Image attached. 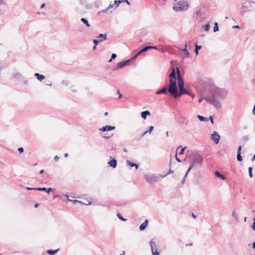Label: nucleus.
I'll return each instance as SVG.
<instances>
[{
  "mask_svg": "<svg viewBox=\"0 0 255 255\" xmlns=\"http://www.w3.org/2000/svg\"><path fill=\"white\" fill-rule=\"evenodd\" d=\"M83 204H84V205H91V202L89 201H85L84 203H82Z\"/></svg>",
  "mask_w": 255,
  "mask_h": 255,
  "instance_id": "nucleus-50",
  "label": "nucleus"
},
{
  "mask_svg": "<svg viewBox=\"0 0 255 255\" xmlns=\"http://www.w3.org/2000/svg\"><path fill=\"white\" fill-rule=\"evenodd\" d=\"M148 220L146 219L143 223H142L139 226V230L140 231H143L146 228V227L147 226V225H148Z\"/></svg>",
  "mask_w": 255,
  "mask_h": 255,
  "instance_id": "nucleus-12",
  "label": "nucleus"
},
{
  "mask_svg": "<svg viewBox=\"0 0 255 255\" xmlns=\"http://www.w3.org/2000/svg\"><path fill=\"white\" fill-rule=\"evenodd\" d=\"M254 160H255V154H254V156L252 159V161H254Z\"/></svg>",
  "mask_w": 255,
  "mask_h": 255,
  "instance_id": "nucleus-64",
  "label": "nucleus"
},
{
  "mask_svg": "<svg viewBox=\"0 0 255 255\" xmlns=\"http://www.w3.org/2000/svg\"><path fill=\"white\" fill-rule=\"evenodd\" d=\"M243 140L244 141H248L249 140V137L248 135H245L243 137Z\"/></svg>",
  "mask_w": 255,
  "mask_h": 255,
  "instance_id": "nucleus-44",
  "label": "nucleus"
},
{
  "mask_svg": "<svg viewBox=\"0 0 255 255\" xmlns=\"http://www.w3.org/2000/svg\"><path fill=\"white\" fill-rule=\"evenodd\" d=\"M122 3V1L121 0H115L114 1V3L113 4H114V9L117 8L119 4Z\"/></svg>",
  "mask_w": 255,
  "mask_h": 255,
  "instance_id": "nucleus-26",
  "label": "nucleus"
},
{
  "mask_svg": "<svg viewBox=\"0 0 255 255\" xmlns=\"http://www.w3.org/2000/svg\"><path fill=\"white\" fill-rule=\"evenodd\" d=\"M26 189L28 190H36V188L27 187Z\"/></svg>",
  "mask_w": 255,
  "mask_h": 255,
  "instance_id": "nucleus-52",
  "label": "nucleus"
},
{
  "mask_svg": "<svg viewBox=\"0 0 255 255\" xmlns=\"http://www.w3.org/2000/svg\"><path fill=\"white\" fill-rule=\"evenodd\" d=\"M210 28V26L209 24H205L203 26V29L206 31H209Z\"/></svg>",
  "mask_w": 255,
  "mask_h": 255,
  "instance_id": "nucleus-30",
  "label": "nucleus"
},
{
  "mask_svg": "<svg viewBox=\"0 0 255 255\" xmlns=\"http://www.w3.org/2000/svg\"><path fill=\"white\" fill-rule=\"evenodd\" d=\"M151 115L150 113L148 111H145L143 112H142L141 113V117L142 119L144 120H145L147 116H150Z\"/></svg>",
  "mask_w": 255,
  "mask_h": 255,
  "instance_id": "nucleus-15",
  "label": "nucleus"
},
{
  "mask_svg": "<svg viewBox=\"0 0 255 255\" xmlns=\"http://www.w3.org/2000/svg\"><path fill=\"white\" fill-rule=\"evenodd\" d=\"M150 48H155L154 47H150V46H145V47H143L136 54H135L134 56L132 57L130 59L124 61L125 65L127 66V65H130V63L132 61L135 60V59L136 58L137 56L138 55L140 54L141 53H142L143 52H146V51L148 50V49H150Z\"/></svg>",
  "mask_w": 255,
  "mask_h": 255,
  "instance_id": "nucleus-7",
  "label": "nucleus"
},
{
  "mask_svg": "<svg viewBox=\"0 0 255 255\" xmlns=\"http://www.w3.org/2000/svg\"><path fill=\"white\" fill-rule=\"evenodd\" d=\"M215 176L218 178H221L222 180H225L226 179V177L225 175L221 174L219 171H216L215 173Z\"/></svg>",
  "mask_w": 255,
  "mask_h": 255,
  "instance_id": "nucleus-16",
  "label": "nucleus"
},
{
  "mask_svg": "<svg viewBox=\"0 0 255 255\" xmlns=\"http://www.w3.org/2000/svg\"><path fill=\"white\" fill-rule=\"evenodd\" d=\"M209 119V120H210L211 121V123L212 124H213V123H214L213 116H210L209 119Z\"/></svg>",
  "mask_w": 255,
  "mask_h": 255,
  "instance_id": "nucleus-51",
  "label": "nucleus"
},
{
  "mask_svg": "<svg viewBox=\"0 0 255 255\" xmlns=\"http://www.w3.org/2000/svg\"><path fill=\"white\" fill-rule=\"evenodd\" d=\"M154 128V127L153 126H150L149 127V129L147 130V131L149 133H151V131L153 130Z\"/></svg>",
  "mask_w": 255,
  "mask_h": 255,
  "instance_id": "nucleus-45",
  "label": "nucleus"
},
{
  "mask_svg": "<svg viewBox=\"0 0 255 255\" xmlns=\"http://www.w3.org/2000/svg\"><path fill=\"white\" fill-rule=\"evenodd\" d=\"M121 1H122V2H126L128 4H129V2L128 1V0H121Z\"/></svg>",
  "mask_w": 255,
  "mask_h": 255,
  "instance_id": "nucleus-58",
  "label": "nucleus"
},
{
  "mask_svg": "<svg viewBox=\"0 0 255 255\" xmlns=\"http://www.w3.org/2000/svg\"><path fill=\"white\" fill-rule=\"evenodd\" d=\"M176 73L174 68H172L171 73L169 75V79H176Z\"/></svg>",
  "mask_w": 255,
  "mask_h": 255,
  "instance_id": "nucleus-13",
  "label": "nucleus"
},
{
  "mask_svg": "<svg viewBox=\"0 0 255 255\" xmlns=\"http://www.w3.org/2000/svg\"><path fill=\"white\" fill-rule=\"evenodd\" d=\"M155 245H156L155 241H154V239H153L150 241V246L151 250H154V247H155Z\"/></svg>",
  "mask_w": 255,
  "mask_h": 255,
  "instance_id": "nucleus-25",
  "label": "nucleus"
},
{
  "mask_svg": "<svg viewBox=\"0 0 255 255\" xmlns=\"http://www.w3.org/2000/svg\"><path fill=\"white\" fill-rule=\"evenodd\" d=\"M203 162L202 157L197 153H193L190 154L189 157L190 166L188 169L189 172L195 166L201 165Z\"/></svg>",
  "mask_w": 255,
  "mask_h": 255,
  "instance_id": "nucleus-2",
  "label": "nucleus"
},
{
  "mask_svg": "<svg viewBox=\"0 0 255 255\" xmlns=\"http://www.w3.org/2000/svg\"><path fill=\"white\" fill-rule=\"evenodd\" d=\"M202 48L201 45H195V52L196 55L199 54V50Z\"/></svg>",
  "mask_w": 255,
  "mask_h": 255,
  "instance_id": "nucleus-27",
  "label": "nucleus"
},
{
  "mask_svg": "<svg viewBox=\"0 0 255 255\" xmlns=\"http://www.w3.org/2000/svg\"><path fill=\"white\" fill-rule=\"evenodd\" d=\"M150 47H155V48H153L154 49H156V50H158L159 51L162 52V53H164L165 52V50L164 48H158L157 46H149Z\"/></svg>",
  "mask_w": 255,
  "mask_h": 255,
  "instance_id": "nucleus-29",
  "label": "nucleus"
},
{
  "mask_svg": "<svg viewBox=\"0 0 255 255\" xmlns=\"http://www.w3.org/2000/svg\"><path fill=\"white\" fill-rule=\"evenodd\" d=\"M34 76L37 78V80L40 81H42L43 80L45 79V76L43 75H41L38 73H36L34 74Z\"/></svg>",
  "mask_w": 255,
  "mask_h": 255,
  "instance_id": "nucleus-17",
  "label": "nucleus"
},
{
  "mask_svg": "<svg viewBox=\"0 0 255 255\" xmlns=\"http://www.w3.org/2000/svg\"><path fill=\"white\" fill-rule=\"evenodd\" d=\"M54 159L56 161H57L59 159V157L57 155H56V156H55Z\"/></svg>",
  "mask_w": 255,
  "mask_h": 255,
  "instance_id": "nucleus-54",
  "label": "nucleus"
},
{
  "mask_svg": "<svg viewBox=\"0 0 255 255\" xmlns=\"http://www.w3.org/2000/svg\"><path fill=\"white\" fill-rule=\"evenodd\" d=\"M118 218H119L120 220H121L122 221H127V219L124 218V217L121 215V214H120V213H118Z\"/></svg>",
  "mask_w": 255,
  "mask_h": 255,
  "instance_id": "nucleus-39",
  "label": "nucleus"
},
{
  "mask_svg": "<svg viewBox=\"0 0 255 255\" xmlns=\"http://www.w3.org/2000/svg\"><path fill=\"white\" fill-rule=\"evenodd\" d=\"M180 50H181V51H182L185 52V55H186V57L189 56L190 54H189V52L188 51V50H187V44H186V43L185 45L184 48L180 49Z\"/></svg>",
  "mask_w": 255,
  "mask_h": 255,
  "instance_id": "nucleus-22",
  "label": "nucleus"
},
{
  "mask_svg": "<svg viewBox=\"0 0 255 255\" xmlns=\"http://www.w3.org/2000/svg\"><path fill=\"white\" fill-rule=\"evenodd\" d=\"M127 163L128 165H129L131 167H135V169H137L138 168V165L137 164H136V163H134L132 162H131L130 161L128 160H127Z\"/></svg>",
  "mask_w": 255,
  "mask_h": 255,
  "instance_id": "nucleus-18",
  "label": "nucleus"
},
{
  "mask_svg": "<svg viewBox=\"0 0 255 255\" xmlns=\"http://www.w3.org/2000/svg\"><path fill=\"white\" fill-rule=\"evenodd\" d=\"M98 38H103V40H107V35L106 34H102V33H101L98 36Z\"/></svg>",
  "mask_w": 255,
  "mask_h": 255,
  "instance_id": "nucleus-31",
  "label": "nucleus"
},
{
  "mask_svg": "<svg viewBox=\"0 0 255 255\" xmlns=\"http://www.w3.org/2000/svg\"><path fill=\"white\" fill-rule=\"evenodd\" d=\"M175 157H176V161H177V162H181V160L179 158H178L177 157V154H176V155H175Z\"/></svg>",
  "mask_w": 255,
  "mask_h": 255,
  "instance_id": "nucleus-55",
  "label": "nucleus"
},
{
  "mask_svg": "<svg viewBox=\"0 0 255 255\" xmlns=\"http://www.w3.org/2000/svg\"><path fill=\"white\" fill-rule=\"evenodd\" d=\"M168 92L174 98L175 94L177 93V84L176 79H169Z\"/></svg>",
  "mask_w": 255,
  "mask_h": 255,
  "instance_id": "nucleus-6",
  "label": "nucleus"
},
{
  "mask_svg": "<svg viewBox=\"0 0 255 255\" xmlns=\"http://www.w3.org/2000/svg\"><path fill=\"white\" fill-rule=\"evenodd\" d=\"M73 202L75 203H82V202L81 201H78V200H73Z\"/></svg>",
  "mask_w": 255,
  "mask_h": 255,
  "instance_id": "nucleus-59",
  "label": "nucleus"
},
{
  "mask_svg": "<svg viewBox=\"0 0 255 255\" xmlns=\"http://www.w3.org/2000/svg\"><path fill=\"white\" fill-rule=\"evenodd\" d=\"M252 170H253V168L252 167H250L249 168V175L250 178L253 177Z\"/></svg>",
  "mask_w": 255,
  "mask_h": 255,
  "instance_id": "nucleus-34",
  "label": "nucleus"
},
{
  "mask_svg": "<svg viewBox=\"0 0 255 255\" xmlns=\"http://www.w3.org/2000/svg\"><path fill=\"white\" fill-rule=\"evenodd\" d=\"M237 160L239 161H242L243 159H242V157L241 155V152H239V153H237Z\"/></svg>",
  "mask_w": 255,
  "mask_h": 255,
  "instance_id": "nucleus-33",
  "label": "nucleus"
},
{
  "mask_svg": "<svg viewBox=\"0 0 255 255\" xmlns=\"http://www.w3.org/2000/svg\"><path fill=\"white\" fill-rule=\"evenodd\" d=\"M211 139L214 141L215 143L218 144L220 139V136L217 132L214 131L213 133L211 134Z\"/></svg>",
  "mask_w": 255,
  "mask_h": 255,
  "instance_id": "nucleus-9",
  "label": "nucleus"
},
{
  "mask_svg": "<svg viewBox=\"0 0 255 255\" xmlns=\"http://www.w3.org/2000/svg\"><path fill=\"white\" fill-rule=\"evenodd\" d=\"M118 94H119V99L121 98L122 97V95L120 93L119 91H118Z\"/></svg>",
  "mask_w": 255,
  "mask_h": 255,
  "instance_id": "nucleus-60",
  "label": "nucleus"
},
{
  "mask_svg": "<svg viewBox=\"0 0 255 255\" xmlns=\"http://www.w3.org/2000/svg\"><path fill=\"white\" fill-rule=\"evenodd\" d=\"M185 94H187V95H189L190 96H191L192 97V99H193L195 97V95L194 94L190 93L188 91H187V93H185Z\"/></svg>",
  "mask_w": 255,
  "mask_h": 255,
  "instance_id": "nucleus-42",
  "label": "nucleus"
},
{
  "mask_svg": "<svg viewBox=\"0 0 255 255\" xmlns=\"http://www.w3.org/2000/svg\"><path fill=\"white\" fill-rule=\"evenodd\" d=\"M253 114L254 115H255V105L254 106L253 109Z\"/></svg>",
  "mask_w": 255,
  "mask_h": 255,
  "instance_id": "nucleus-62",
  "label": "nucleus"
},
{
  "mask_svg": "<svg viewBox=\"0 0 255 255\" xmlns=\"http://www.w3.org/2000/svg\"><path fill=\"white\" fill-rule=\"evenodd\" d=\"M214 29H213V30H214V32H216L217 31L219 30V27H218V23L217 22H215V23H214Z\"/></svg>",
  "mask_w": 255,
  "mask_h": 255,
  "instance_id": "nucleus-32",
  "label": "nucleus"
},
{
  "mask_svg": "<svg viewBox=\"0 0 255 255\" xmlns=\"http://www.w3.org/2000/svg\"><path fill=\"white\" fill-rule=\"evenodd\" d=\"M241 149H242V146H241V145H240V146H239V147H238V152H237V153L241 152Z\"/></svg>",
  "mask_w": 255,
  "mask_h": 255,
  "instance_id": "nucleus-57",
  "label": "nucleus"
},
{
  "mask_svg": "<svg viewBox=\"0 0 255 255\" xmlns=\"http://www.w3.org/2000/svg\"><path fill=\"white\" fill-rule=\"evenodd\" d=\"M232 216L237 222L240 221L239 216L235 210L232 212Z\"/></svg>",
  "mask_w": 255,
  "mask_h": 255,
  "instance_id": "nucleus-19",
  "label": "nucleus"
},
{
  "mask_svg": "<svg viewBox=\"0 0 255 255\" xmlns=\"http://www.w3.org/2000/svg\"><path fill=\"white\" fill-rule=\"evenodd\" d=\"M211 93L214 98L224 99L227 95V91L218 87H213L211 90Z\"/></svg>",
  "mask_w": 255,
  "mask_h": 255,
  "instance_id": "nucleus-3",
  "label": "nucleus"
},
{
  "mask_svg": "<svg viewBox=\"0 0 255 255\" xmlns=\"http://www.w3.org/2000/svg\"><path fill=\"white\" fill-rule=\"evenodd\" d=\"M155 94L157 95H160V94H161L162 93H161V90H159L156 92Z\"/></svg>",
  "mask_w": 255,
  "mask_h": 255,
  "instance_id": "nucleus-56",
  "label": "nucleus"
},
{
  "mask_svg": "<svg viewBox=\"0 0 255 255\" xmlns=\"http://www.w3.org/2000/svg\"><path fill=\"white\" fill-rule=\"evenodd\" d=\"M201 13V11L200 10H197L196 11V14L197 15H199Z\"/></svg>",
  "mask_w": 255,
  "mask_h": 255,
  "instance_id": "nucleus-61",
  "label": "nucleus"
},
{
  "mask_svg": "<svg viewBox=\"0 0 255 255\" xmlns=\"http://www.w3.org/2000/svg\"><path fill=\"white\" fill-rule=\"evenodd\" d=\"M216 99V98H214L212 96L211 97L208 96L205 98V100L207 102L213 105L217 108H221L222 106L221 104Z\"/></svg>",
  "mask_w": 255,
  "mask_h": 255,
  "instance_id": "nucleus-8",
  "label": "nucleus"
},
{
  "mask_svg": "<svg viewBox=\"0 0 255 255\" xmlns=\"http://www.w3.org/2000/svg\"><path fill=\"white\" fill-rule=\"evenodd\" d=\"M115 129V127L111 126H106L100 128V130L102 131H110Z\"/></svg>",
  "mask_w": 255,
  "mask_h": 255,
  "instance_id": "nucleus-10",
  "label": "nucleus"
},
{
  "mask_svg": "<svg viewBox=\"0 0 255 255\" xmlns=\"http://www.w3.org/2000/svg\"><path fill=\"white\" fill-rule=\"evenodd\" d=\"M58 250V249L55 250H49L47 251V253L50 255H54Z\"/></svg>",
  "mask_w": 255,
  "mask_h": 255,
  "instance_id": "nucleus-28",
  "label": "nucleus"
},
{
  "mask_svg": "<svg viewBox=\"0 0 255 255\" xmlns=\"http://www.w3.org/2000/svg\"><path fill=\"white\" fill-rule=\"evenodd\" d=\"M36 190L40 191H46L48 194H49L50 192L52 190L51 188H46L45 187L43 188H36Z\"/></svg>",
  "mask_w": 255,
  "mask_h": 255,
  "instance_id": "nucleus-14",
  "label": "nucleus"
},
{
  "mask_svg": "<svg viewBox=\"0 0 255 255\" xmlns=\"http://www.w3.org/2000/svg\"><path fill=\"white\" fill-rule=\"evenodd\" d=\"M152 254L153 255H159V253L157 252V250L155 249V251L154 250H151Z\"/></svg>",
  "mask_w": 255,
  "mask_h": 255,
  "instance_id": "nucleus-41",
  "label": "nucleus"
},
{
  "mask_svg": "<svg viewBox=\"0 0 255 255\" xmlns=\"http://www.w3.org/2000/svg\"><path fill=\"white\" fill-rule=\"evenodd\" d=\"M113 7H114V4H110L109 5V6L108 7V8L105 10H103V12H107L110 8H113Z\"/></svg>",
  "mask_w": 255,
  "mask_h": 255,
  "instance_id": "nucleus-37",
  "label": "nucleus"
},
{
  "mask_svg": "<svg viewBox=\"0 0 255 255\" xmlns=\"http://www.w3.org/2000/svg\"><path fill=\"white\" fill-rule=\"evenodd\" d=\"M173 173V170H172L170 169V170H169V171L167 172V174H166L165 175H166V176H167L168 174H172V173Z\"/></svg>",
  "mask_w": 255,
  "mask_h": 255,
  "instance_id": "nucleus-53",
  "label": "nucleus"
},
{
  "mask_svg": "<svg viewBox=\"0 0 255 255\" xmlns=\"http://www.w3.org/2000/svg\"><path fill=\"white\" fill-rule=\"evenodd\" d=\"M189 7V4L187 1L180 0L173 4V9L175 11H185Z\"/></svg>",
  "mask_w": 255,
  "mask_h": 255,
  "instance_id": "nucleus-4",
  "label": "nucleus"
},
{
  "mask_svg": "<svg viewBox=\"0 0 255 255\" xmlns=\"http://www.w3.org/2000/svg\"><path fill=\"white\" fill-rule=\"evenodd\" d=\"M242 9L244 12L249 10L248 6L245 5V3L243 4Z\"/></svg>",
  "mask_w": 255,
  "mask_h": 255,
  "instance_id": "nucleus-35",
  "label": "nucleus"
},
{
  "mask_svg": "<svg viewBox=\"0 0 255 255\" xmlns=\"http://www.w3.org/2000/svg\"><path fill=\"white\" fill-rule=\"evenodd\" d=\"M81 21L83 22L84 24H85L87 27H90V24L89 23L88 20L85 18H81Z\"/></svg>",
  "mask_w": 255,
  "mask_h": 255,
  "instance_id": "nucleus-21",
  "label": "nucleus"
},
{
  "mask_svg": "<svg viewBox=\"0 0 255 255\" xmlns=\"http://www.w3.org/2000/svg\"><path fill=\"white\" fill-rule=\"evenodd\" d=\"M117 57V55L115 53H113L111 56V59L109 60V62H111L113 60H114Z\"/></svg>",
  "mask_w": 255,
  "mask_h": 255,
  "instance_id": "nucleus-38",
  "label": "nucleus"
},
{
  "mask_svg": "<svg viewBox=\"0 0 255 255\" xmlns=\"http://www.w3.org/2000/svg\"><path fill=\"white\" fill-rule=\"evenodd\" d=\"M102 41H103V39H100L99 40H96V39L93 40V43L94 44V45H97L100 42H102Z\"/></svg>",
  "mask_w": 255,
  "mask_h": 255,
  "instance_id": "nucleus-36",
  "label": "nucleus"
},
{
  "mask_svg": "<svg viewBox=\"0 0 255 255\" xmlns=\"http://www.w3.org/2000/svg\"><path fill=\"white\" fill-rule=\"evenodd\" d=\"M21 76H22V75L20 73H18L15 74V75H14V77L15 78H19Z\"/></svg>",
  "mask_w": 255,
  "mask_h": 255,
  "instance_id": "nucleus-49",
  "label": "nucleus"
},
{
  "mask_svg": "<svg viewBox=\"0 0 255 255\" xmlns=\"http://www.w3.org/2000/svg\"><path fill=\"white\" fill-rule=\"evenodd\" d=\"M197 117L201 122H208L209 121L208 119L202 116L198 115Z\"/></svg>",
  "mask_w": 255,
  "mask_h": 255,
  "instance_id": "nucleus-24",
  "label": "nucleus"
},
{
  "mask_svg": "<svg viewBox=\"0 0 255 255\" xmlns=\"http://www.w3.org/2000/svg\"><path fill=\"white\" fill-rule=\"evenodd\" d=\"M18 151H19V153H22L23 152L24 149L23 147H19L18 148Z\"/></svg>",
  "mask_w": 255,
  "mask_h": 255,
  "instance_id": "nucleus-47",
  "label": "nucleus"
},
{
  "mask_svg": "<svg viewBox=\"0 0 255 255\" xmlns=\"http://www.w3.org/2000/svg\"><path fill=\"white\" fill-rule=\"evenodd\" d=\"M166 176V175H156L154 174H145L144 175V178L146 181L149 184L152 185L154 183L160 181L161 178H164Z\"/></svg>",
  "mask_w": 255,
  "mask_h": 255,
  "instance_id": "nucleus-5",
  "label": "nucleus"
},
{
  "mask_svg": "<svg viewBox=\"0 0 255 255\" xmlns=\"http://www.w3.org/2000/svg\"><path fill=\"white\" fill-rule=\"evenodd\" d=\"M62 84L63 85H64L65 86H68V84H69V82L68 81H66V80H63L62 81Z\"/></svg>",
  "mask_w": 255,
  "mask_h": 255,
  "instance_id": "nucleus-46",
  "label": "nucleus"
},
{
  "mask_svg": "<svg viewBox=\"0 0 255 255\" xmlns=\"http://www.w3.org/2000/svg\"><path fill=\"white\" fill-rule=\"evenodd\" d=\"M176 74H177V83L178 85L179 88V92H178V88H177V93L175 94L174 98H177L185 93H187V90L184 88V80L182 77L180 70L178 67H176Z\"/></svg>",
  "mask_w": 255,
  "mask_h": 255,
  "instance_id": "nucleus-1",
  "label": "nucleus"
},
{
  "mask_svg": "<svg viewBox=\"0 0 255 255\" xmlns=\"http://www.w3.org/2000/svg\"><path fill=\"white\" fill-rule=\"evenodd\" d=\"M126 65L125 64V63L123 61H121L117 64V69H121L125 67Z\"/></svg>",
  "mask_w": 255,
  "mask_h": 255,
  "instance_id": "nucleus-23",
  "label": "nucleus"
},
{
  "mask_svg": "<svg viewBox=\"0 0 255 255\" xmlns=\"http://www.w3.org/2000/svg\"><path fill=\"white\" fill-rule=\"evenodd\" d=\"M254 222L252 225V229L255 231V217L253 219Z\"/></svg>",
  "mask_w": 255,
  "mask_h": 255,
  "instance_id": "nucleus-48",
  "label": "nucleus"
},
{
  "mask_svg": "<svg viewBox=\"0 0 255 255\" xmlns=\"http://www.w3.org/2000/svg\"><path fill=\"white\" fill-rule=\"evenodd\" d=\"M253 248L255 250V241L253 244Z\"/></svg>",
  "mask_w": 255,
  "mask_h": 255,
  "instance_id": "nucleus-63",
  "label": "nucleus"
},
{
  "mask_svg": "<svg viewBox=\"0 0 255 255\" xmlns=\"http://www.w3.org/2000/svg\"><path fill=\"white\" fill-rule=\"evenodd\" d=\"M189 173V172H188V170L187 171L186 173H185V176H184L183 178L182 179V181H181V183L182 184H184L185 183V179L187 176V174L188 173Z\"/></svg>",
  "mask_w": 255,
  "mask_h": 255,
  "instance_id": "nucleus-40",
  "label": "nucleus"
},
{
  "mask_svg": "<svg viewBox=\"0 0 255 255\" xmlns=\"http://www.w3.org/2000/svg\"><path fill=\"white\" fill-rule=\"evenodd\" d=\"M109 165L113 168H115L117 165V160L115 159L111 160L108 163Z\"/></svg>",
  "mask_w": 255,
  "mask_h": 255,
  "instance_id": "nucleus-11",
  "label": "nucleus"
},
{
  "mask_svg": "<svg viewBox=\"0 0 255 255\" xmlns=\"http://www.w3.org/2000/svg\"><path fill=\"white\" fill-rule=\"evenodd\" d=\"M161 93L164 94L165 95H167L168 92V86H165L160 89Z\"/></svg>",
  "mask_w": 255,
  "mask_h": 255,
  "instance_id": "nucleus-20",
  "label": "nucleus"
},
{
  "mask_svg": "<svg viewBox=\"0 0 255 255\" xmlns=\"http://www.w3.org/2000/svg\"><path fill=\"white\" fill-rule=\"evenodd\" d=\"M186 148V146H185V147H183L182 148V149L181 150V151L179 152V155L183 154H184V150H185Z\"/></svg>",
  "mask_w": 255,
  "mask_h": 255,
  "instance_id": "nucleus-43",
  "label": "nucleus"
}]
</instances>
